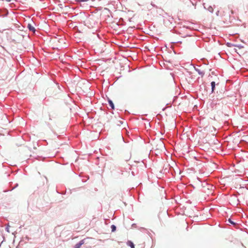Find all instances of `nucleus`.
<instances>
[{"mask_svg":"<svg viewBox=\"0 0 248 248\" xmlns=\"http://www.w3.org/2000/svg\"><path fill=\"white\" fill-rule=\"evenodd\" d=\"M84 243V240H81V241H80L78 243H77L75 246V247L74 248H80V247Z\"/></svg>","mask_w":248,"mask_h":248,"instance_id":"f257e3e1","label":"nucleus"},{"mask_svg":"<svg viewBox=\"0 0 248 248\" xmlns=\"http://www.w3.org/2000/svg\"><path fill=\"white\" fill-rule=\"evenodd\" d=\"M27 27L30 31H31L34 33L35 32L36 30L35 28L31 24H28Z\"/></svg>","mask_w":248,"mask_h":248,"instance_id":"f03ea898","label":"nucleus"},{"mask_svg":"<svg viewBox=\"0 0 248 248\" xmlns=\"http://www.w3.org/2000/svg\"><path fill=\"white\" fill-rule=\"evenodd\" d=\"M195 70L198 72V73L202 77H203L204 75V72L203 71H201L199 68H197L196 67H194Z\"/></svg>","mask_w":248,"mask_h":248,"instance_id":"7ed1b4c3","label":"nucleus"},{"mask_svg":"<svg viewBox=\"0 0 248 248\" xmlns=\"http://www.w3.org/2000/svg\"><path fill=\"white\" fill-rule=\"evenodd\" d=\"M108 102L109 105L110 107V108L113 109H114V105L112 101L110 99H108Z\"/></svg>","mask_w":248,"mask_h":248,"instance_id":"20e7f679","label":"nucleus"},{"mask_svg":"<svg viewBox=\"0 0 248 248\" xmlns=\"http://www.w3.org/2000/svg\"><path fill=\"white\" fill-rule=\"evenodd\" d=\"M211 88H212V93H213L214 92V90L215 88L216 83L215 81H212L211 83Z\"/></svg>","mask_w":248,"mask_h":248,"instance_id":"39448f33","label":"nucleus"},{"mask_svg":"<svg viewBox=\"0 0 248 248\" xmlns=\"http://www.w3.org/2000/svg\"><path fill=\"white\" fill-rule=\"evenodd\" d=\"M128 246L131 247V248H135V245L131 241H128L127 243Z\"/></svg>","mask_w":248,"mask_h":248,"instance_id":"423d86ee","label":"nucleus"},{"mask_svg":"<svg viewBox=\"0 0 248 248\" xmlns=\"http://www.w3.org/2000/svg\"><path fill=\"white\" fill-rule=\"evenodd\" d=\"M207 10L209 12L212 13L213 12L214 9L211 6H209L207 8Z\"/></svg>","mask_w":248,"mask_h":248,"instance_id":"0eeeda50","label":"nucleus"},{"mask_svg":"<svg viewBox=\"0 0 248 248\" xmlns=\"http://www.w3.org/2000/svg\"><path fill=\"white\" fill-rule=\"evenodd\" d=\"M111 231L112 232H115L116 231V226L114 225H112L111 226Z\"/></svg>","mask_w":248,"mask_h":248,"instance_id":"6e6552de","label":"nucleus"},{"mask_svg":"<svg viewBox=\"0 0 248 248\" xmlns=\"http://www.w3.org/2000/svg\"><path fill=\"white\" fill-rule=\"evenodd\" d=\"M227 46L229 47H231L232 46H235V45H233V44H231V43H227Z\"/></svg>","mask_w":248,"mask_h":248,"instance_id":"1a4fd4ad","label":"nucleus"},{"mask_svg":"<svg viewBox=\"0 0 248 248\" xmlns=\"http://www.w3.org/2000/svg\"><path fill=\"white\" fill-rule=\"evenodd\" d=\"M9 227H10L9 225L8 224L7 227L5 228L6 231L8 232H10V231H9Z\"/></svg>","mask_w":248,"mask_h":248,"instance_id":"9d476101","label":"nucleus"},{"mask_svg":"<svg viewBox=\"0 0 248 248\" xmlns=\"http://www.w3.org/2000/svg\"><path fill=\"white\" fill-rule=\"evenodd\" d=\"M228 221H229L230 223H231V224H232L234 225V224H235V223L233 221H232L231 219H228Z\"/></svg>","mask_w":248,"mask_h":248,"instance_id":"9b49d317","label":"nucleus"},{"mask_svg":"<svg viewBox=\"0 0 248 248\" xmlns=\"http://www.w3.org/2000/svg\"><path fill=\"white\" fill-rule=\"evenodd\" d=\"M216 15L217 16H219V10H218V11H217L216 12Z\"/></svg>","mask_w":248,"mask_h":248,"instance_id":"f8f14e48","label":"nucleus"},{"mask_svg":"<svg viewBox=\"0 0 248 248\" xmlns=\"http://www.w3.org/2000/svg\"><path fill=\"white\" fill-rule=\"evenodd\" d=\"M88 0H79V1H81V2H85V1H87Z\"/></svg>","mask_w":248,"mask_h":248,"instance_id":"ddd939ff","label":"nucleus"},{"mask_svg":"<svg viewBox=\"0 0 248 248\" xmlns=\"http://www.w3.org/2000/svg\"><path fill=\"white\" fill-rule=\"evenodd\" d=\"M231 13L232 14H233V11L232 10H231Z\"/></svg>","mask_w":248,"mask_h":248,"instance_id":"4468645a","label":"nucleus"},{"mask_svg":"<svg viewBox=\"0 0 248 248\" xmlns=\"http://www.w3.org/2000/svg\"><path fill=\"white\" fill-rule=\"evenodd\" d=\"M6 0L7 1H8V2H10V1H11V0Z\"/></svg>","mask_w":248,"mask_h":248,"instance_id":"2eb2a0df","label":"nucleus"},{"mask_svg":"<svg viewBox=\"0 0 248 248\" xmlns=\"http://www.w3.org/2000/svg\"><path fill=\"white\" fill-rule=\"evenodd\" d=\"M238 46V47H239V48H241V46Z\"/></svg>","mask_w":248,"mask_h":248,"instance_id":"dca6fc26","label":"nucleus"},{"mask_svg":"<svg viewBox=\"0 0 248 248\" xmlns=\"http://www.w3.org/2000/svg\"><path fill=\"white\" fill-rule=\"evenodd\" d=\"M18 186V184L16 185V186L15 187H16Z\"/></svg>","mask_w":248,"mask_h":248,"instance_id":"f3484780","label":"nucleus"}]
</instances>
